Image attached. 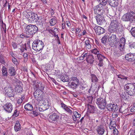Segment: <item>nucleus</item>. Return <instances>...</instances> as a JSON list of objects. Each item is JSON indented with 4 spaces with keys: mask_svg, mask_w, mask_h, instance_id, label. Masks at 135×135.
Returning a JSON list of instances; mask_svg holds the SVG:
<instances>
[{
    "mask_svg": "<svg viewBox=\"0 0 135 135\" xmlns=\"http://www.w3.org/2000/svg\"><path fill=\"white\" fill-rule=\"evenodd\" d=\"M38 84L36 85L35 87V89H37L38 90H41V91L44 89V86L42 84V83L40 81H36Z\"/></svg>",
    "mask_w": 135,
    "mask_h": 135,
    "instance_id": "obj_18",
    "label": "nucleus"
},
{
    "mask_svg": "<svg viewBox=\"0 0 135 135\" xmlns=\"http://www.w3.org/2000/svg\"><path fill=\"white\" fill-rule=\"evenodd\" d=\"M97 88V85H95L94 86H92L88 90V92L91 94H93L96 89Z\"/></svg>",
    "mask_w": 135,
    "mask_h": 135,
    "instance_id": "obj_29",
    "label": "nucleus"
},
{
    "mask_svg": "<svg viewBox=\"0 0 135 135\" xmlns=\"http://www.w3.org/2000/svg\"><path fill=\"white\" fill-rule=\"evenodd\" d=\"M104 7L103 6L100 4L94 7V13L97 15L103 14L104 12Z\"/></svg>",
    "mask_w": 135,
    "mask_h": 135,
    "instance_id": "obj_10",
    "label": "nucleus"
},
{
    "mask_svg": "<svg viewBox=\"0 0 135 135\" xmlns=\"http://www.w3.org/2000/svg\"><path fill=\"white\" fill-rule=\"evenodd\" d=\"M122 98L125 100H127L128 99V97L124 94L122 93L121 95Z\"/></svg>",
    "mask_w": 135,
    "mask_h": 135,
    "instance_id": "obj_53",
    "label": "nucleus"
},
{
    "mask_svg": "<svg viewBox=\"0 0 135 135\" xmlns=\"http://www.w3.org/2000/svg\"><path fill=\"white\" fill-rule=\"evenodd\" d=\"M90 44V42L89 40H86L85 41V44L86 48L88 49H90L91 47Z\"/></svg>",
    "mask_w": 135,
    "mask_h": 135,
    "instance_id": "obj_30",
    "label": "nucleus"
},
{
    "mask_svg": "<svg viewBox=\"0 0 135 135\" xmlns=\"http://www.w3.org/2000/svg\"><path fill=\"white\" fill-rule=\"evenodd\" d=\"M73 118L74 117L73 116H74L75 118H79L81 116V114L76 111L73 112Z\"/></svg>",
    "mask_w": 135,
    "mask_h": 135,
    "instance_id": "obj_38",
    "label": "nucleus"
},
{
    "mask_svg": "<svg viewBox=\"0 0 135 135\" xmlns=\"http://www.w3.org/2000/svg\"><path fill=\"white\" fill-rule=\"evenodd\" d=\"M97 131L98 134L100 135H102L103 134L104 132V128L102 125H100L97 127Z\"/></svg>",
    "mask_w": 135,
    "mask_h": 135,
    "instance_id": "obj_19",
    "label": "nucleus"
},
{
    "mask_svg": "<svg viewBox=\"0 0 135 135\" xmlns=\"http://www.w3.org/2000/svg\"><path fill=\"white\" fill-rule=\"evenodd\" d=\"M22 86L19 85H17L15 88V92L18 93H21L22 92Z\"/></svg>",
    "mask_w": 135,
    "mask_h": 135,
    "instance_id": "obj_26",
    "label": "nucleus"
},
{
    "mask_svg": "<svg viewBox=\"0 0 135 135\" xmlns=\"http://www.w3.org/2000/svg\"><path fill=\"white\" fill-rule=\"evenodd\" d=\"M126 60L129 62H132L135 60V54H128L125 56Z\"/></svg>",
    "mask_w": 135,
    "mask_h": 135,
    "instance_id": "obj_17",
    "label": "nucleus"
},
{
    "mask_svg": "<svg viewBox=\"0 0 135 135\" xmlns=\"http://www.w3.org/2000/svg\"><path fill=\"white\" fill-rule=\"evenodd\" d=\"M9 71L10 75L13 76L15 75L16 73L15 70L13 67L12 66L10 67Z\"/></svg>",
    "mask_w": 135,
    "mask_h": 135,
    "instance_id": "obj_25",
    "label": "nucleus"
},
{
    "mask_svg": "<svg viewBox=\"0 0 135 135\" xmlns=\"http://www.w3.org/2000/svg\"><path fill=\"white\" fill-rule=\"evenodd\" d=\"M98 65L99 67L103 66V60L99 61V63L98 64Z\"/></svg>",
    "mask_w": 135,
    "mask_h": 135,
    "instance_id": "obj_61",
    "label": "nucleus"
},
{
    "mask_svg": "<svg viewBox=\"0 0 135 135\" xmlns=\"http://www.w3.org/2000/svg\"><path fill=\"white\" fill-rule=\"evenodd\" d=\"M64 110L69 113L70 114H72V111L70 110V108L68 107H66Z\"/></svg>",
    "mask_w": 135,
    "mask_h": 135,
    "instance_id": "obj_57",
    "label": "nucleus"
},
{
    "mask_svg": "<svg viewBox=\"0 0 135 135\" xmlns=\"http://www.w3.org/2000/svg\"><path fill=\"white\" fill-rule=\"evenodd\" d=\"M109 5L112 7H115L118 6V2L116 0H108Z\"/></svg>",
    "mask_w": 135,
    "mask_h": 135,
    "instance_id": "obj_22",
    "label": "nucleus"
},
{
    "mask_svg": "<svg viewBox=\"0 0 135 135\" xmlns=\"http://www.w3.org/2000/svg\"><path fill=\"white\" fill-rule=\"evenodd\" d=\"M113 129L114 134V135H117L118 133V131L116 127L113 128Z\"/></svg>",
    "mask_w": 135,
    "mask_h": 135,
    "instance_id": "obj_58",
    "label": "nucleus"
},
{
    "mask_svg": "<svg viewBox=\"0 0 135 135\" xmlns=\"http://www.w3.org/2000/svg\"><path fill=\"white\" fill-rule=\"evenodd\" d=\"M33 94L35 98L38 102L41 101L43 100V92L42 91L36 89Z\"/></svg>",
    "mask_w": 135,
    "mask_h": 135,
    "instance_id": "obj_8",
    "label": "nucleus"
},
{
    "mask_svg": "<svg viewBox=\"0 0 135 135\" xmlns=\"http://www.w3.org/2000/svg\"><path fill=\"white\" fill-rule=\"evenodd\" d=\"M94 25L95 26L94 27V29L97 34L99 35L105 32V30L103 28L100 26L96 25Z\"/></svg>",
    "mask_w": 135,
    "mask_h": 135,
    "instance_id": "obj_15",
    "label": "nucleus"
},
{
    "mask_svg": "<svg viewBox=\"0 0 135 135\" xmlns=\"http://www.w3.org/2000/svg\"><path fill=\"white\" fill-rule=\"evenodd\" d=\"M91 76V81L92 82H96L98 81V79L96 76L94 74H92Z\"/></svg>",
    "mask_w": 135,
    "mask_h": 135,
    "instance_id": "obj_36",
    "label": "nucleus"
},
{
    "mask_svg": "<svg viewBox=\"0 0 135 135\" xmlns=\"http://www.w3.org/2000/svg\"><path fill=\"white\" fill-rule=\"evenodd\" d=\"M23 99H24V98H23L22 97H21V98H18V104H21L22 103L23 100Z\"/></svg>",
    "mask_w": 135,
    "mask_h": 135,
    "instance_id": "obj_60",
    "label": "nucleus"
},
{
    "mask_svg": "<svg viewBox=\"0 0 135 135\" xmlns=\"http://www.w3.org/2000/svg\"><path fill=\"white\" fill-rule=\"evenodd\" d=\"M50 25L52 26L55 25L57 23V19L54 16V17L51 19L50 21Z\"/></svg>",
    "mask_w": 135,
    "mask_h": 135,
    "instance_id": "obj_28",
    "label": "nucleus"
},
{
    "mask_svg": "<svg viewBox=\"0 0 135 135\" xmlns=\"http://www.w3.org/2000/svg\"><path fill=\"white\" fill-rule=\"evenodd\" d=\"M113 111H115L117 110L118 109V106L117 105L113 104Z\"/></svg>",
    "mask_w": 135,
    "mask_h": 135,
    "instance_id": "obj_49",
    "label": "nucleus"
},
{
    "mask_svg": "<svg viewBox=\"0 0 135 135\" xmlns=\"http://www.w3.org/2000/svg\"><path fill=\"white\" fill-rule=\"evenodd\" d=\"M130 108H127V109H125L124 110V109L123 107H120V108L119 109V111L120 112H121L122 113H124L125 112H127L128 110H129Z\"/></svg>",
    "mask_w": 135,
    "mask_h": 135,
    "instance_id": "obj_44",
    "label": "nucleus"
},
{
    "mask_svg": "<svg viewBox=\"0 0 135 135\" xmlns=\"http://www.w3.org/2000/svg\"><path fill=\"white\" fill-rule=\"evenodd\" d=\"M71 84L69 85V86L73 89L77 88L79 84L78 79L76 77H73L71 78Z\"/></svg>",
    "mask_w": 135,
    "mask_h": 135,
    "instance_id": "obj_11",
    "label": "nucleus"
},
{
    "mask_svg": "<svg viewBox=\"0 0 135 135\" xmlns=\"http://www.w3.org/2000/svg\"><path fill=\"white\" fill-rule=\"evenodd\" d=\"M19 113V112L17 111V110H15L12 116L13 118L16 117L18 115Z\"/></svg>",
    "mask_w": 135,
    "mask_h": 135,
    "instance_id": "obj_45",
    "label": "nucleus"
},
{
    "mask_svg": "<svg viewBox=\"0 0 135 135\" xmlns=\"http://www.w3.org/2000/svg\"><path fill=\"white\" fill-rule=\"evenodd\" d=\"M24 108L27 110L32 111L33 110V107L31 104H27L24 106Z\"/></svg>",
    "mask_w": 135,
    "mask_h": 135,
    "instance_id": "obj_24",
    "label": "nucleus"
},
{
    "mask_svg": "<svg viewBox=\"0 0 135 135\" xmlns=\"http://www.w3.org/2000/svg\"><path fill=\"white\" fill-rule=\"evenodd\" d=\"M5 62L3 56L0 55V63L4 64Z\"/></svg>",
    "mask_w": 135,
    "mask_h": 135,
    "instance_id": "obj_54",
    "label": "nucleus"
},
{
    "mask_svg": "<svg viewBox=\"0 0 135 135\" xmlns=\"http://www.w3.org/2000/svg\"><path fill=\"white\" fill-rule=\"evenodd\" d=\"M112 119L110 120V126H111V127H113V128H115L116 126H117L116 120L115 119Z\"/></svg>",
    "mask_w": 135,
    "mask_h": 135,
    "instance_id": "obj_27",
    "label": "nucleus"
},
{
    "mask_svg": "<svg viewBox=\"0 0 135 135\" xmlns=\"http://www.w3.org/2000/svg\"><path fill=\"white\" fill-rule=\"evenodd\" d=\"M126 42V40L124 37H122L120 39L118 46L120 47L124 48Z\"/></svg>",
    "mask_w": 135,
    "mask_h": 135,
    "instance_id": "obj_21",
    "label": "nucleus"
},
{
    "mask_svg": "<svg viewBox=\"0 0 135 135\" xmlns=\"http://www.w3.org/2000/svg\"><path fill=\"white\" fill-rule=\"evenodd\" d=\"M61 107L63 108L64 109L67 106L65 104H64L63 103H61Z\"/></svg>",
    "mask_w": 135,
    "mask_h": 135,
    "instance_id": "obj_64",
    "label": "nucleus"
},
{
    "mask_svg": "<svg viewBox=\"0 0 135 135\" xmlns=\"http://www.w3.org/2000/svg\"><path fill=\"white\" fill-rule=\"evenodd\" d=\"M31 113L33 115V116L35 117L39 115L38 113L35 111H32V112Z\"/></svg>",
    "mask_w": 135,
    "mask_h": 135,
    "instance_id": "obj_59",
    "label": "nucleus"
},
{
    "mask_svg": "<svg viewBox=\"0 0 135 135\" xmlns=\"http://www.w3.org/2000/svg\"><path fill=\"white\" fill-rule=\"evenodd\" d=\"M107 102L105 98H99L97 99L96 104L99 108L104 109L106 105Z\"/></svg>",
    "mask_w": 135,
    "mask_h": 135,
    "instance_id": "obj_7",
    "label": "nucleus"
},
{
    "mask_svg": "<svg viewBox=\"0 0 135 135\" xmlns=\"http://www.w3.org/2000/svg\"><path fill=\"white\" fill-rule=\"evenodd\" d=\"M93 100V98L91 96H89L88 98V102L89 103H91Z\"/></svg>",
    "mask_w": 135,
    "mask_h": 135,
    "instance_id": "obj_55",
    "label": "nucleus"
},
{
    "mask_svg": "<svg viewBox=\"0 0 135 135\" xmlns=\"http://www.w3.org/2000/svg\"><path fill=\"white\" fill-rule=\"evenodd\" d=\"M103 14L97 15L95 18L96 19L97 23L99 25H101L105 22V21Z\"/></svg>",
    "mask_w": 135,
    "mask_h": 135,
    "instance_id": "obj_13",
    "label": "nucleus"
},
{
    "mask_svg": "<svg viewBox=\"0 0 135 135\" xmlns=\"http://www.w3.org/2000/svg\"><path fill=\"white\" fill-rule=\"evenodd\" d=\"M118 78L121 79L122 80H123L124 81H126L127 80L128 77L124 76L121 74H116Z\"/></svg>",
    "mask_w": 135,
    "mask_h": 135,
    "instance_id": "obj_31",
    "label": "nucleus"
},
{
    "mask_svg": "<svg viewBox=\"0 0 135 135\" xmlns=\"http://www.w3.org/2000/svg\"><path fill=\"white\" fill-rule=\"evenodd\" d=\"M110 19L111 22L109 26V31L110 32H114L119 27L118 23L116 19L114 20L112 18Z\"/></svg>",
    "mask_w": 135,
    "mask_h": 135,
    "instance_id": "obj_5",
    "label": "nucleus"
},
{
    "mask_svg": "<svg viewBox=\"0 0 135 135\" xmlns=\"http://www.w3.org/2000/svg\"><path fill=\"white\" fill-rule=\"evenodd\" d=\"M116 31L117 32V33L118 34H120V35H122L123 33V30L122 28H118V29L116 30Z\"/></svg>",
    "mask_w": 135,
    "mask_h": 135,
    "instance_id": "obj_42",
    "label": "nucleus"
},
{
    "mask_svg": "<svg viewBox=\"0 0 135 135\" xmlns=\"http://www.w3.org/2000/svg\"><path fill=\"white\" fill-rule=\"evenodd\" d=\"M87 85L86 84H82L81 85L80 88L81 90H83L87 88Z\"/></svg>",
    "mask_w": 135,
    "mask_h": 135,
    "instance_id": "obj_52",
    "label": "nucleus"
},
{
    "mask_svg": "<svg viewBox=\"0 0 135 135\" xmlns=\"http://www.w3.org/2000/svg\"><path fill=\"white\" fill-rule=\"evenodd\" d=\"M131 33L132 36L135 37V27L132 28H131Z\"/></svg>",
    "mask_w": 135,
    "mask_h": 135,
    "instance_id": "obj_51",
    "label": "nucleus"
},
{
    "mask_svg": "<svg viewBox=\"0 0 135 135\" xmlns=\"http://www.w3.org/2000/svg\"><path fill=\"white\" fill-rule=\"evenodd\" d=\"M135 19V13L131 11L126 13L123 16L122 20L126 22L129 21L130 23H132Z\"/></svg>",
    "mask_w": 135,
    "mask_h": 135,
    "instance_id": "obj_3",
    "label": "nucleus"
},
{
    "mask_svg": "<svg viewBox=\"0 0 135 135\" xmlns=\"http://www.w3.org/2000/svg\"><path fill=\"white\" fill-rule=\"evenodd\" d=\"M22 43V41H21L20 44L19 43H18V45H19L18 46V48L20 50L21 52H24L25 50H27V49H29L30 48V46L29 43H27V44L25 43L24 45H23Z\"/></svg>",
    "mask_w": 135,
    "mask_h": 135,
    "instance_id": "obj_12",
    "label": "nucleus"
},
{
    "mask_svg": "<svg viewBox=\"0 0 135 135\" xmlns=\"http://www.w3.org/2000/svg\"><path fill=\"white\" fill-rule=\"evenodd\" d=\"M47 120L49 121L50 122L55 123H58V119H47Z\"/></svg>",
    "mask_w": 135,
    "mask_h": 135,
    "instance_id": "obj_37",
    "label": "nucleus"
},
{
    "mask_svg": "<svg viewBox=\"0 0 135 135\" xmlns=\"http://www.w3.org/2000/svg\"><path fill=\"white\" fill-rule=\"evenodd\" d=\"M12 46L14 49H16L17 47V44L15 42H12Z\"/></svg>",
    "mask_w": 135,
    "mask_h": 135,
    "instance_id": "obj_62",
    "label": "nucleus"
},
{
    "mask_svg": "<svg viewBox=\"0 0 135 135\" xmlns=\"http://www.w3.org/2000/svg\"><path fill=\"white\" fill-rule=\"evenodd\" d=\"M52 118H64V115H63L59 114V115H57L56 113H53L52 115Z\"/></svg>",
    "mask_w": 135,
    "mask_h": 135,
    "instance_id": "obj_35",
    "label": "nucleus"
},
{
    "mask_svg": "<svg viewBox=\"0 0 135 135\" xmlns=\"http://www.w3.org/2000/svg\"><path fill=\"white\" fill-rule=\"evenodd\" d=\"M130 110L131 112H135V103H134L133 106L131 107Z\"/></svg>",
    "mask_w": 135,
    "mask_h": 135,
    "instance_id": "obj_50",
    "label": "nucleus"
},
{
    "mask_svg": "<svg viewBox=\"0 0 135 135\" xmlns=\"http://www.w3.org/2000/svg\"><path fill=\"white\" fill-rule=\"evenodd\" d=\"M87 62L90 64H92L94 61V58L92 55L89 54L86 59Z\"/></svg>",
    "mask_w": 135,
    "mask_h": 135,
    "instance_id": "obj_20",
    "label": "nucleus"
},
{
    "mask_svg": "<svg viewBox=\"0 0 135 135\" xmlns=\"http://www.w3.org/2000/svg\"><path fill=\"white\" fill-rule=\"evenodd\" d=\"M129 47L131 48H134L135 47V42H132L129 43Z\"/></svg>",
    "mask_w": 135,
    "mask_h": 135,
    "instance_id": "obj_48",
    "label": "nucleus"
},
{
    "mask_svg": "<svg viewBox=\"0 0 135 135\" xmlns=\"http://www.w3.org/2000/svg\"><path fill=\"white\" fill-rule=\"evenodd\" d=\"M37 27L35 25H29L25 28V32L29 35V37H32L38 31Z\"/></svg>",
    "mask_w": 135,
    "mask_h": 135,
    "instance_id": "obj_2",
    "label": "nucleus"
},
{
    "mask_svg": "<svg viewBox=\"0 0 135 135\" xmlns=\"http://www.w3.org/2000/svg\"><path fill=\"white\" fill-rule=\"evenodd\" d=\"M2 72L3 76H7V69L4 66L3 67L2 69Z\"/></svg>",
    "mask_w": 135,
    "mask_h": 135,
    "instance_id": "obj_33",
    "label": "nucleus"
},
{
    "mask_svg": "<svg viewBox=\"0 0 135 135\" xmlns=\"http://www.w3.org/2000/svg\"><path fill=\"white\" fill-rule=\"evenodd\" d=\"M107 38V37L106 36H104L101 39L102 42L103 44H105L106 42Z\"/></svg>",
    "mask_w": 135,
    "mask_h": 135,
    "instance_id": "obj_46",
    "label": "nucleus"
},
{
    "mask_svg": "<svg viewBox=\"0 0 135 135\" xmlns=\"http://www.w3.org/2000/svg\"><path fill=\"white\" fill-rule=\"evenodd\" d=\"M12 61L15 65H17L18 64V62L17 60L15 57H13L12 58Z\"/></svg>",
    "mask_w": 135,
    "mask_h": 135,
    "instance_id": "obj_56",
    "label": "nucleus"
},
{
    "mask_svg": "<svg viewBox=\"0 0 135 135\" xmlns=\"http://www.w3.org/2000/svg\"><path fill=\"white\" fill-rule=\"evenodd\" d=\"M14 129L16 132L20 130L21 129V125H15L14 127Z\"/></svg>",
    "mask_w": 135,
    "mask_h": 135,
    "instance_id": "obj_43",
    "label": "nucleus"
},
{
    "mask_svg": "<svg viewBox=\"0 0 135 135\" xmlns=\"http://www.w3.org/2000/svg\"><path fill=\"white\" fill-rule=\"evenodd\" d=\"M81 31V29L79 28H77L76 29V34H78Z\"/></svg>",
    "mask_w": 135,
    "mask_h": 135,
    "instance_id": "obj_63",
    "label": "nucleus"
},
{
    "mask_svg": "<svg viewBox=\"0 0 135 135\" xmlns=\"http://www.w3.org/2000/svg\"><path fill=\"white\" fill-rule=\"evenodd\" d=\"M118 48L115 50L114 52V55L116 57H119L124 54V48L120 47L118 46Z\"/></svg>",
    "mask_w": 135,
    "mask_h": 135,
    "instance_id": "obj_14",
    "label": "nucleus"
},
{
    "mask_svg": "<svg viewBox=\"0 0 135 135\" xmlns=\"http://www.w3.org/2000/svg\"><path fill=\"white\" fill-rule=\"evenodd\" d=\"M3 107L4 109L7 112H11L13 109L12 104L10 103H7L4 105Z\"/></svg>",
    "mask_w": 135,
    "mask_h": 135,
    "instance_id": "obj_16",
    "label": "nucleus"
},
{
    "mask_svg": "<svg viewBox=\"0 0 135 135\" xmlns=\"http://www.w3.org/2000/svg\"><path fill=\"white\" fill-rule=\"evenodd\" d=\"M113 104H110L107 105V108L108 110L113 111Z\"/></svg>",
    "mask_w": 135,
    "mask_h": 135,
    "instance_id": "obj_41",
    "label": "nucleus"
},
{
    "mask_svg": "<svg viewBox=\"0 0 135 135\" xmlns=\"http://www.w3.org/2000/svg\"><path fill=\"white\" fill-rule=\"evenodd\" d=\"M24 16L27 18L28 21L30 22H35L39 23V24H42V21L39 20V17L37 15L32 12H24Z\"/></svg>",
    "mask_w": 135,
    "mask_h": 135,
    "instance_id": "obj_1",
    "label": "nucleus"
},
{
    "mask_svg": "<svg viewBox=\"0 0 135 135\" xmlns=\"http://www.w3.org/2000/svg\"><path fill=\"white\" fill-rule=\"evenodd\" d=\"M97 55L98 59L99 61L103 60L104 59L106 58L105 57L99 53L97 54Z\"/></svg>",
    "mask_w": 135,
    "mask_h": 135,
    "instance_id": "obj_34",
    "label": "nucleus"
},
{
    "mask_svg": "<svg viewBox=\"0 0 135 135\" xmlns=\"http://www.w3.org/2000/svg\"><path fill=\"white\" fill-rule=\"evenodd\" d=\"M44 46L43 42L38 39H37L33 42L32 48L35 51L38 52L43 49Z\"/></svg>",
    "mask_w": 135,
    "mask_h": 135,
    "instance_id": "obj_4",
    "label": "nucleus"
},
{
    "mask_svg": "<svg viewBox=\"0 0 135 135\" xmlns=\"http://www.w3.org/2000/svg\"><path fill=\"white\" fill-rule=\"evenodd\" d=\"M128 94L130 95L135 94V83H129L126 84L124 87Z\"/></svg>",
    "mask_w": 135,
    "mask_h": 135,
    "instance_id": "obj_6",
    "label": "nucleus"
},
{
    "mask_svg": "<svg viewBox=\"0 0 135 135\" xmlns=\"http://www.w3.org/2000/svg\"><path fill=\"white\" fill-rule=\"evenodd\" d=\"M87 106L89 111L90 112H93L95 109L94 106L90 104H88Z\"/></svg>",
    "mask_w": 135,
    "mask_h": 135,
    "instance_id": "obj_32",
    "label": "nucleus"
},
{
    "mask_svg": "<svg viewBox=\"0 0 135 135\" xmlns=\"http://www.w3.org/2000/svg\"><path fill=\"white\" fill-rule=\"evenodd\" d=\"M98 2H100V4H101L104 7V6L106 5L107 2V0H97Z\"/></svg>",
    "mask_w": 135,
    "mask_h": 135,
    "instance_id": "obj_39",
    "label": "nucleus"
},
{
    "mask_svg": "<svg viewBox=\"0 0 135 135\" xmlns=\"http://www.w3.org/2000/svg\"><path fill=\"white\" fill-rule=\"evenodd\" d=\"M38 109L40 112H43L46 110L47 109L44 105H42L38 107Z\"/></svg>",
    "mask_w": 135,
    "mask_h": 135,
    "instance_id": "obj_40",
    "label": "nucleus"
},
{
    "mask_svg": "<svg viewBox=\"0 0 135 135\" xmlns=\"http://www.w3.org/2000/svg\"><path fill=\"white\" fill-rule=\"evenodd\" d=\"M5 94L9 97H13L14 95L13 88L10 86L4 88Z\"/></svg>",
    "mask_w": 135,
    "mask_h": 135,
    "instance_id": "obj_9",
    "label": "nucleus"
},
{
    "mask_svg": "<svg viewBox=\"0 0 135 135\" xmlns=\"http://www.w3.org/2000/svg\"><path fill=\"white\" fill-rule=\"evenodd\" d=\"M91 52L94 54H98V53H99V50L97 49H95L91 50Z\"/></svg>",
    "mask_w": 135,
    "mask_h": 135,
    "instance_id": "obj_47",
    "label": "nucleus"
},
{
    "mask_svg": "<svg viewBox=\"0 0 135 135\" xmlns=\"http://www.w3.org/2000/svg\"><path fill=\"white\" fill-rule=\"evenodd\" d=\"M110 39L114 44L117 43L118 38L114 34L112 35L111 36L110 38Z\"/></svg>",
    "mask_w": 135,
    "mask_h": 135,
    "instance_id": "obj_23",
    "label": "nucleus"
}]
</instances>
